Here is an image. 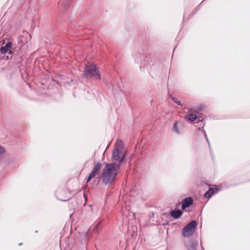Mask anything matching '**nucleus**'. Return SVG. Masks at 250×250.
<instances>
[{
  "instance_id": "13",
  "label": "nucleus",
  "mask_w": 250,
  "mask_h": 250,
  "mask_svg": "<svg viewBox=\"0 0 250 250\" xmlns=\"http://www.w3.org/2000/svg\"><path fill=\"white\" fill-rule=\"evenodd\" d=\"M170 97L171 99V100L175 104H178V105H180L181 106H183V104H181V102L179 101L176 98H175L174 96H172V95H170Z\"/></svg>"
},
{
  "instance_id": "16",
  "label": "nucleus",
  "mask_w": 250,
  "mask_h": 250,
  "mask_svg": "<svg viewBox=\"0 0 250 250\" xmlns=\"http://www.w3.org/2000/svg\"><path fill=\"white\" fill-rule=\"evenodd\" d=\"M101 222H98L96 225L93 228V230L97 232V233H98L100 229H101Z\"/></svg>"
},
{
  "instance_id": "7",
  "label": "nucleus",
  "mask_w": 250,
  "mask_h": 250,
  "mask_svg": "<svg viewBox=\"0 0 250 250\" xmlns=\"http://www.w3.org/2000/svg\"><path fill=\"white\" fill-rule=\"evenodd\" d=\"M12 42H7L5 46H1L0 48V51L1 54H6L8 53L10 55H11L10 49L12 48Z\"/></svg>"
},
{
  "instance_id": "22",
  "label": "nucleus",
  "mask_w": 250,
  "mask_h": 250,
  "mask_svg": "<svg viewBox=\"0 0 250 250\" xmlns=\"http://www.w3.org/2000/svg\"><path fill=\"white\" fill-rule=\"evenodd\" d=\"M201 120H199L197 122V123L199 124V127H200V128H201V124L200 123H199V122Z\"/></svg>"
},
{
  "instance_id": "10",
  "label": "nucleus",
  "mask_w": 250,
  "mask_h": 250,
  "mask_svg": "<svg viewBox=\"0 0 250 250\" xmlns=\"http://www.w3.org/2000/svg\"><path fill=\"white\" fill-rule=\"evenodd\" d=\"M134 59L136 62L140 63V68L142 70V69L143 68L144 65H145V64L143 63V61H146V57H145L144 55L140 54L139 55V58L135 57Z\"/></svg>"
},
{
  "instance_id": "11",
  "label": "nucleus",
  "mask_w": 250,
  "mask_h": 250,
  "mask_svg": "<svg viewBox=\"0 0 250 250\" xmlns=\"http://www.w3.org/2000/svg\"><path fill=\"white\" fill-rule=\"evenodd\" d=\"M198 243L194 240L190 241V246L188 248V250H196Z\"/></svg>"
},
{
  "instance_id": "1",
  "label": "nucleus",
  "mask_w": 250,
  "mask_h": 250,
  "mask_svg": "<svg viewBox=\"0 0 250 250\" xmlns=\"http://www.w3.org/2000/svg\"><path fill=\"white\" fill-rule=\"evenodd\" d=\"M119 166V164L116 166L114 163H106L102 172V181L105 185H107L114 182Z\"/></svg>"
},
{
  "instance_id": "21",
  "label": "nucleus",
  "mask_w": 250,
  "mask_h": 250,
  "mask_svg": "<svg viewBox=\"0 0 250 250\" xmlns=\"http://www.w3.org/2000/svg\"><path fill=\"white\" fill-rule=\"evenodd\" d=\"M209 189H211V192H213V194L216 193L217 192V188H210Z\"/></svg>"
},
{
  "instance_id": "14",
  "label": "nucleus",
  "mask_w": 250,
  "mask_h": 250,
  "mask_svg": "<svg viewBox=\"0 0 250 250\" xmlns=\"http://www.w3.org/2000/svg\"><path fill=\"white\" fill-rule=\"evenodd\" d=\"M199 123H200L201 124V128L200 127H198V129L200 130L203 133L204 135H205V133L206 132L205 130L204 129V127L205 125V123L204 122L203 119H201Z\"/></svg>"
},
{
  "instance_id": "6",
  "label": "nucleus",
  "mask_w": 250,
  "mask_h": 250,
  "mask_svg": "<svg viewBox=\"0 0 250 250\" xmlns=\"http://www.w3.org/2000/svg\"><path fill=\"white\" fill-rule=\"evenodd\" d=\"M193 204V198L191 197L185 198L182 203V210L185 209L186 208L189 207L190 206L192 205Z\"/></svg>"
},
{
  "instance_id": "24",
  "label": "nucleus",
  "mask_w": 250,
  "mask_h": 250,
  "mask_svg": "<svg viewBox=\"0 0 250 250\" xmlns=\"http://www.w3.org/2000/svg\"><path fill=\"white\" fill-rule=\"evenodd\" d=\"M22 38H24V37L23 36H21L20 37V39H21V41H22Z\"/></svg>"
},
{
  "instance_id": "5",
  "label": "nucleus",
  "mask_w": 250,
  "mask_h": 250,
  "mask_svg": "<svg viewBox=\"0 0 250 250\" xmlns=\"http://www.w3.org/2000/svg\"><path fill=\"white\" fill-rule=\"evenodd\" d=\"M102 167V164L101 163H96L86 179L87 183L89 182L93 177L100 173V170Z\"/></svg>"
},
{
  "instance_id": "3",
  "label": "nucleus",
  "mask_w": 250,
  "mask_h": 250,
  "mask_svg": "<svg viewBox=\"0 0 250 250\" xmlns=\"http://www.w3.org/2000/svg\"><path fill=\"white\" fill-rule=\"evenodd\" d=\"M83 75L84 77H89L95 80H100L101 79L98 67L93 64L85 66Z\"/></svg>"
},
{
  "instance_id": "9",
  "label": "nucleus",
  "mask_w": 250,
  "mask_h": 250,
  "mask_svg": "<svg viewBox=\"0 0 250 250\" xmlns=\"http://www.w3.org/2000/svg\"><path fill=\"white\" fill-rule=\"evenodd\" d=\"M183 214V211L182 210L176 208L171 210L169 212L170 215L174 219L180 218Z\"/></svg>"
},
{
  "instance_id": "2",
  "label": "nucleus",
  "mask_w": 250,
  "mask_h": 250,
  "mask_svg": "<svg viewBox=\"0 0 250 250\" xmlns=\"http://www.w3.org/2000/svg\"><path fill=\"white\" fill-rule=\"evenodd\" d=\"M125 153L124 152V147L122 145L116 144L112 153V159L120 164L125 161Z\"/></svg>"
},
{
  "instance_id": "20",
  "label": "nucleus",
  "mask_w": 250,
  "mask_h": 250,
  "mask_svg": "<svg viewBox=\"0 0 250 250\" xmlns=\"http://www.w3.org/2000/svg\"><path fill=\"white\" fill-rule=\"evenodd\" d=\"M204 136L207 142H208V146H209V142L208 139V138L207 133H205V135Z\"/></svg>"
},
{
  "instance_id": "4",
  "label": "nucleus",
  "mask_w": 250,
  "mask_h": 250,
  "mask_svg": "<svg viewBox=\"0 0 250 250\" xmlns=\"http://www.w3.org/2000/svg\"><path fill=\"white\" fill-rule=\"evenodd\" d=\"M197 223L195 220H192L188 224L182 229V234L184 237H188L193 234Z\"/></svg>"
},
{
  "instance_id": "8",
  "label": "nucleus",
  "mask_w": 250,
  "mask_h": 250,
  "mask_svg": "<svg viewBox=\"0 0 250 250\" xmlns=\"http://www.w3.org/2000/svg\"><path fill=\"white\" fill-rule=\"evenodd\" d=\"M183 127V124L181 122H179L178 121H175L172 127V131L177 134L181 133L180 129Z\"/></svg>"
},
{
  "instance_id": "25",
  "label": "nucleus",
  "mask_w": 250,
  "mask_h": 250,
  "mask_svg": "<svg viewBox=\"0 0 250 250\" xmlns=\"http://www.w3.org/2000/svg\"><path fill=\"white\" fill-rule=\"evenodd\" d=\"M120 143H121V144H122V141H120Z\"/></svg>"
},
{
  "instance_id": "12",
  "label": "nucleus",
  "mask_w": 250,
  "mask_h": 250,
  "mask_svg": "<svg viewBox=\"0 0 250 250\" xmlns=\"http://www.w3.org/2000/svg\"><path fill=\"white\" fill-rule=\"evenodd\" d=\"M200 116L196 114H193V113L188 114V120L191 122L195 121L197 119H199Z\"/></svg>"
},
{
  "instance_id": "15",
  "label": "nucleus",
  "mask_w": 250,
  "mask_h": 250,
  "mask_svg": "<svg viewBox=\"0 0 250 250\" xmlns=\"http://www.w3.org/2000/svg\"><path fill=\"white\" fill-rule=\"evenodd\" d=\"M213 195V192H211V189H208L207 191H206L204 194V196L206 198H209Z\"/></svg>"
},
{
  "instance_id": "18",
  "label": "nucleus",
  "mask_w": 250,
  "mask_h": 250,
  "mask_svg": "<svg viewBox=\"0 0 250 250\" xmlns=\"http://www.w3.org/2000/svg\"><path fill=\"white\" fill-rule=\"evenodd\" d=\"M4 152V149L1 146H0V156L2 155Z\"/></svg>"
},
{
  "instance_id": "17",
  "label": "nucleus",
  "mask_w": 250,
  "mask_h": 250,
  "mask_svg": "<svg viewBox=\"0 0 250 250\" xmlns=\"http://www.w3.org/2000/svg\"><path fill=\"white\" fill-rule=\"evenodd\" d=\"M204 107H205L204 105H200L196 108H197V110H198V111H203L204 110Z\"/></svg>"
},
{
  "instance_id": "19",
  "label": "nucleus",
  "mask_w": 250,
  "mask_h": 250,
  "mask_svg": "<svg viewBox=\"0 0 250 250\" xmlns=\"http://www.w3.org/2000/svg\"><path fill=\"white\" fill-rule=\"evenodd\" d=\"M193 112V114H197L199 116V111H198V110L197 109V108H195L194 110H192Z\"/></svg>"
},
{
  "instance_id": "26",
  "label": "nucleus",
  "mask_w": 250,
  "mask_h": 250,
  "mask_svg": "<svg viewBox=\"0 0 250 250\" xmlns=\"http://www.w3.org/2000/svg\"><path fill=\"white\" fill-rule=\"evenodd\" d=\"M22 245V243L19 244V246H21Z\"/></svg>"
},
{
  "instance_id": "23",
  "label": "nucleus",
  "mask_w": 250,
  "mask_h": 250,
  "mask_svg": "<svg viewBox=\"0 0 250 250\" xmlns=\"http://www.w3.org/2000/svg\"><path fill=\"white\" fill-rule=\"evenodd\" d=\"M11 57H12V56H11V55L10 56V58H9L8 56H6V59H10V58H11Z\"/></svg>"
}]
</instances>
